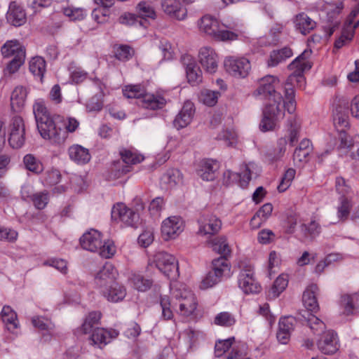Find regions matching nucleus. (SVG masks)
<instances>
[{
    "mask_svg": "<svg viewBox=\"0 0 359 359\" xmlns=\"http://www.w3.org/2000/svg\"><path fill=\"white\" fill-rule=\"evenodd\" d=\"M194 111L195 109L194 104L190 101L185 102L181 111L173 121L174 126L177 130L187 126L192 120Z\"/></svg>",
    "mask_w": 359,
    "mask_h": 359,
    "instance_id": "412c9836",
    "label": "nucleus"
},
{
    "mask_svg": "<svg viewBox=\"0 0 359 359\" xmlns=\"http://www.w3.org/2000/svg\"><path fill=\"white\" fill-rule=\"evenodd\" d=\"M1 318L9 331L13 332L18 327L17 314L10 306H4L1 311Z\"/></svg>",
    "mask_w": 359,
    "mask_h": 359,
    "instance_id": "f704fd0d",
    "label": "nucleus"
},
{
    "mask_svg": "<svg viewBox=\"0 0 359 359\" xmlns=\"http://www.w3.org/2000/svg\"><path fill=\"white\" fill-rule=\"evenodd\" d=\"M97 252L102 257L111 258L116 252V247L112 241H102L101 246Z\"/></svg>",
    "mask_w": 359,
    "mask_h": 359,
    "instance_id": "3c124183",
    "label": "nucleus"
},
{
    "mask_svg": "<svg viewBox=\"0 0 359 359\" xmlns=\"http://www.w3.org/2000/svg\"><path fill=\"white\" fill-rule=\"evenodd\" d=\"M23 163L27 170L35 174H39L43 170V166L41 162L31 154H26L24 156Z\"/></svg>",
    "mask_w": 359,
    "mask_h": 359,
    "instance_id": "79ce46f5",
    "label": "nucleus"
},
{
    "mask_svg": "<svg viewBox=\"0 0 359 359\" xmlns=\"http://www.w3.org/2000/svg\"><path fill=\"white\" fill-rule=\"evenodd\" d=\"M123 93L127 98H136L138 105L148 109H162L166 104L163 97L147 93L144 88L141 85L127 86L123 90Z\"/></svg>",
    "mask_w": 359,
    "mask_h": 359,
    "instance_id": "7ed1b4c3",
    "label": "nucleus"
},
{
    "mask_svg": "<svg viewBox=\"0 0 359 359\" xmlns=\"http://www.w3.org/2000/svg\"><path fill=\"white\" fill-rule=\"evenodd\" d=\"M229 257L224 255L213 259L212 262V269L222 276H229L231 270V265L228 260Z\"/></svg>",
    "mask_w": 359,
    "mask_h": 359,
    "instance_id": "a19ab883",
    "label": "nucleus"
},
{
    "mask_svg": "<svg viewBox=\"0 0 359 359\" xmlns=\"http://www.w3.org/2000/svg\"><path fill=\"white\" fill-rule=\"evenodd\" d=\"M288 278L286 275H280L274 281L271 288L269 290L268 297L271 299L278 297L287 287Z\"/></svg>",
    "mask_w": 359,
    "mask_h": 359,
    "instance_id": "ea45409f",
    "label": "nucleus"
},
{
    "mask_svg": "<svg viewBox=\"0 0 359 359\" xmlns=\"http://www.w3.org/2000/svg\"><path fill=\"white\" fill-rule=\"evenodd\" d=\"M32 201L36 208L42 210L48 203V193L47 191L36 193L32 195Z\"/></svg>",
    "mask_w": 359,
    "mask_h": 359,
    "instance_id": "5fc2aeb1",
    "label": "nucleus"
},
{
    "mask_svg": "<svg viewBox=\"0 0 359 359\" xmlns=\"http://www.w3.org/2000/svg\"><path fill=\"white\" fill-rule=\"evenodd\" d=\"M29 69L34 76L42 79L46 72V61L41 57H34L29 62Z\"/></svg>",
    "mask_w": 359,
    "mask_h": 359,
    "instance_id": "c03bdc74",
    "label": "nucleus"
},
{
    "mask_svg": "<svg viewBox=\"0 0 359 359\" xmlns=\"http://www.w3.org/2000/svg\"><path fill=\"white\" fill-rule=\"evenodd\" d=\"M139 219V214L129 208L120 222L123 223L128 226L136 227L138 224Z\"/></svg>",
    "mask_w": 359,
    "mask_h": 359,
    "instance_id": "0e129e2a",
    "label": "nucleus"
},
{
    "mask_svg": "<svg viewBox=\"0 0 359 359\" xmlns=\"http://www.w3.org/2000/svg\"><path fill=\"white\" fill-rule=\"evenodd\" d=\"M133 50L127 45H121L115 50V57L118 60H128L133 55Z\"/></svg>",
    "mask_w": 359,
    "mask_h": 359,
    "instance_id": "bf43d9fd",
    "label": "nucleus"
},
{
    "mask_svg": "<svg viewBox=\"0 0 359 359\" xmlns=\"http://www.w3.org/2000/svg\"><path fill=\"white\" fill-rule=\"evenodd\" d=\"M342 4L340 3L333 11L327 13V25L325 26V29L330 36L336 29L339 27L340 24L339 13L342 9Z\"/></svg>",
    "mask_w": 359,
    "mask_h": 359,
    "instance_id": "7c9ffc66",
    "label": "nucleus"
},
{
    "mask_svg": "<svg viewBox=\"0 0 359 359\" xmlns=\"http://www.w3.org/2000/svg\"><path fill=\"white\" fill-rule=\"evenodd\" d=\"M319 351L325 355L335 353L339 349L337 333L332 330L325 332L317 341Z\"/></svg>",
    "mask_w": 359,
    "mask_h": 359,
    "instance_id": "dca6fc26",
    "label": "nucleus"
},
{
    "mask_svg": "<svg viewBox=\"0 0 359 359\" xmlns=\"http://www.w3.org/2000/svg\"><path fill=\"white\" fill-rule=\"evenodd\" d=\"M100 292L108 301L112 302L123 300L126 294V288L116 282L100 288Z\"/></svg>",
    "mask_w": 359,
    "mask_h": 359,
    "instance_id": "b1692460",
    "label": "nucleus"
},
{
    "mask_svg": "<svg viewBox=\"0 0 359 359\" xmlns=\"http://www.w3.org/2000/svg\"><path fill=\"white\" fill-rule=\"evenodd\" d=\"M311 54V50H305L288 65V68L290 70L297 69L299 72H304L306 69H310L311 67L307 59L310 57Z\"/></svg>",
    "mask_w": 359,
    "mask_h": 359,
    "instance_id": "4c0bfd02",
    "label": "nucleus"
},
{
    "mask_svg": "<svg viewBox=\"0 0 359 359\" xmlns=\"http://www.w3.org/2000/svg\"><path fill=\"white\" fill-rule=\"evenodd\" d=\"M214 322L217 325L230 327L235 323L236 320L231 313L222 312L215 316Z\"/></svg>",
    "mask_w": 359,
    "mask_h": 359,
    "instance_id": "6e6d98bb",
    "label": "nucleus"
},
{
    "mask_svg": "<svg viewBox=\"0 0 359 359\" xmlns=\"http://www.w3.org/2000/svg\"><path fill=\"white\" fill-rule=\"evenodd\" d=\"M183 231V221L176 216L165 219L161 226V233L165 240L176 238Z\"/></svg>",
    "mask_w": 359,
    "mask_h": 359,
    "instance_id": "f3484780",
    "label": "nucleus"
},
{
    "mask_svg": "<svg viewBox=\"0 0 359 359\" xmlns=\"http://www.w3.org/2000/svg\"><path fill=\"white\" fill-rule=\"evenodd\" d=\"M182 174L178 169L172 168L166 171L161 177L163 184H166L168 188H172L182 183Z\"/></svg>",
    "mask_w": 359,
    "mask_h": 359,
    "instance_id": "473e14b6",
    "label": "nucleus"
},
{
    "mask_svg": "<svg viewBox=\"0 0 359 359\" xmlns=\"http://www.w3.org/2000/svg\"><path fill=\"white\" fill-rule=\"evenodd\" d=\"M351 201L347 198H340V202L337 207V217L340 221L348 219L351 209Z\"/></svg>",
    "mask_w": 359,
    "mask_h": 359,
    "instance_id": "09e8293b",
    "label": "nucleus"
},
{
    "mask_svg": "<svg viewBox=\"0 0 359 359\" xmlns=\"http://www.w3.org/2000/svg\"><path fill=\"white\" fill-rule=\"evenodd\" d=\"M181 61L185 67L188 82L193 86L201 83L202 72L194 58L190 55H184L181 57Z\"/></svg>",
    "mask_w": 359,
    "mask_h": 359,
    "instance_id": "ddd939ff",
    "label": "nucleus"
},
{
    "mask_svg": "<svg viewBox=\"0 0 359 359\" xmlns=\"http://www.w3.org/2000/svg\"><path fill=\"white\" fill-rule=\"evenodd\" d=\"M223 276L217 274L215 270L210 271L202 280L201 284V288L208 289L215 285L222 280Z\"/></svg>",
    "mask_w": 359,
    "mask_h": 359,
    "instance_id": "8fccbe9b",
    "label": "nucleus"
},
{
    "mask_svg": "<svg viewBox=\"0 0 359 359\" xmlns=\"http://www.w3.org/2000/svg\"><path fill=\"white\" fill-rule=\"evenodd\" d=\"M292 55V50L287 47H285L280 50H273L270 53V57L268 60V66H277L278 64L285 61L287 58L290 57Z\"/></svg>",
    "mask_w": 359,
    "mask_h": 359,
    "instance_id": "c9c22d12",
    "label": "nucleus"
},
{
    "mask_svg": "<svg viewBox=\"0 0 359 359\" xmlns=\"http://www.w3.org/2000/svg\"><path fill=\"white\" fill-rule=\"evenodd\" d=\"M137 12L138 15L133 13H126L121 15L119 22L127 25L142 26V19H155L156 17L154 8L150 4L145 1H141L137 4Z\"/></svg>",
    "mask_w": 359,
    "mask_h": 359,
    "instance_id": "0eeeda50",
    "label": "nucleus"
},
{
    "mask_svg": "<svg viewBox=\"0 0 359 359\" xmlns=\"http://www.w3.org/2000/svg\"><path fill=\"white\" fill-rule=\"evenodd\" d=\"M64 14L71 20H82L87 15L86 11L81 8L67 7L63 9Z\"/></svg>",
    "mask_w": 359,
    "mask_h": 359,
    "instance_id": "603ef678",
    "label": "nucleus"
},
{
    "mask_svg": "<svg viewBox=\"0 0 359 359\" xmlns=\"http://www.w3.org/2000/svg\"><path fill=\"white\" fill-rule=\"evenodd\" d=\"M356 138L357 137H355L354 140L351 138L346 132L341 133L339 134V139L340 140L339 147L351 149L354 144L358 142V140H355ZM358 138L359 139V137H358Z\"/></svg>",
    "mask_w": 359,
    "mask_h": 359,
    "instance_id": "338daca9",
    "label": "nucleus"
},
{
    "mask_svg": "<svg viewBox=\"0 0 359 359\" xmlns=\"http://www.w3.org/2000/svg\"><path fill=\"white\" fill-rule=\"evenodd\" d=\"M128 210L129 208L125 204L116 203L111 210V219L117 222H121Z\"/></svg>",
    "mask_w": 359,
    "mask_h": 359,
    "instance_id": "680f3d73",
    "label": "nucleus"
},
{
    "mask_svg": "<svg viewBox=\"0 0 359 359\" xmlns=\"http://www.w3.org/2000/svg\"><path fill=\"white\" fill-rule=\"evenodd\" d=\"M353 29L344 27L341 36L334 42L335 48H341L346 43L351 41L353 39Z\"/></svg>",
    "mask_w": 359,
    "mask_h": 359,
    "instance_id": "13d9d810",
    "label": "nucleus"
},
{
    "mask_svg": "<svg viewBox=\"0 0 359 359\" xmlns=\"http://www.w3.org/2000/svg\"><path fill=\"white\" fill-rule=\"evenodd\" d=\"M199 62L209 74L216 72L218 67V57L215 51L210 47L205 46L200 49L198 53Z\"/></svg>",
    "mask_w": 359,
    "mask_h": 359,
    "instance_id": "2eb2a0df",
    "label": "nucleus"
},
{
    "mask_svg": "<svg viewBox=\"0 0 359 359\" xmlns=\"http://www.w3.org/2000/svg\"><path fill=\"white\" fill-rule=\"evenodd\" d=\"M101 313L99 311H93L86 316L84 323L81 326V330L84 334L93 332V330L99 327L100 324Z\"/></svg>",
    "mask_w": 359,
    "mask_h": 359,
    "instance_id": "e433bc0d",
    "label": "nucleus"
},
{
    "mask_svg": "<svg viewBox=\"0 0 359 359\" xmlns=\"http://www.w3.org/2000/svg\"><path fill=\"white\" fill-rule=\"evenodd\" d=\"M133 287L140 292H145L150 289L153 281L151 279L144 278L142 275L134 273L130 278Z\"/></svg>",
    "mask_w": 359,
    "mask_h": 359,
    "instance_id": "37998d69",
    "label": "nucleus"
},
{
    "mask_svg": "<svg viewBox=\"0 0 359 359\" xmlns=\"http://www.w3.org/2000/svg\"><path fill=\"white\" fill-rule=\"evenodd\" d=\"M358 295L356 294L352 295H344L341 297V304L344 308V313L350 315L353 313L355 305L358 304Z\"/></svg>",
    "mask_w": 359,
    "mask_h": 359,
    "instance_id": "49530a36",
    "label": "nucleus"
},
{
    "mask_svg": "<svg viewBox=\"0 0 359 359\" xmlns=\"http://www.w3.org/2000/svg\"><path fill=\"white\" fill-rule=\"evenodd\" d=\"M161 8L170 17L178 20H184L187 16V9L178 0H162Z\"/></svg>",
    "mask_w": 359,
    "mask_h": 359,
    "instance_id": "6ab92c4d",
    "label": "nucleus"
},
{
    "mask_svg": "<svg viewBox=\"0 0 359 359\" xmlns=\"http://www.w3.org/2000/svg\"><path fill=\"white\" fill-rule=\"evenodd\" d=\"M116 276V270L112 264H106L102 269L97 273L95 277L96 284L100 287L107 286L114 283Z\"/></svg>",
    "mask_w": 359,
    "mask_h": 359,
    "instance_id": "a878e982",
    "label": "nucleus"
},
{
    "mask_svg": "<svg viewBox=\"0 0 359 359\" xmlns=\"http://www.w3.org/2000/svg\"><path fill=\"white\" fill-rule=\"evenodd\" d=\"M154 232L151 229H147L144 231L138 237V243L139 244L144 247L147 248L154 241Z\"/></svg>",
    "mask_w": 359,
    "mask_h": 359,
    "instance_id": "774afa93",
    "label": "nucleus"
},
{
    "mask_svg": "<svg viewBox=\"0 0 359 359\" xmlns=\"http://www.w3.org/2000/svg\"><path fill=\"white\" fill-rule=\"evenodd\" d=\"M26 140L25 126L23 119L15 116L12 119L9 126L8 144L13 149H20L25 144Z\"/></svg>",
    "mask_w": 359,
    "mask_h": 359,
    "instance_id": "1a4fd4ad",
    "label": "nucleus"
},
{
    "mask_svg": "<svg viewBox=\"0 0 359 359\" xmlns=\"http://www.w3.org/2000/svg\"><path fill=\"white\" fill-rule=\"evenodd\" d=\"M25 60V55L22 52H20V55L15 56L8 63L4 69L5 75H11L18 71L20 67L24 64Z\"/></svg>",
    "mask_w": 359,
    "mask_h": 359,
    "instance_id": "de8ad7c7",
    "label": "nucleus"
},
{
    "mask_svg": "<svg viewBox=\"0 0 359 359\" xmlns=\"http://www.w3.org/2000/svg\"><path fill=\"white\" fill-rule=\"evenodd\" d=\"M333 121L339 134L345 133L346 129L349 126L347 109L341 106L336 107L333 111Z\"/></svg>",
    "mask_w": 359,
    "mask_h": 359,
    "instance_id": "cd10ccee",
    "label": "nucleus"
},
{
    "mask_svg": "<svg viewBox=\"0 0 359 359\" xmlns=\"http://www.w3.org/2000/svg\"><path fill=\"white\" fill-rule=\"evenodd\" d=\"M318 290L317 285L311 284L304 292L302 302L306 309V311L316 312L318 310L319 306L316 299Z\"/></svg>",
    "mask_w": 359,
    "mask_h": 359,
    "instance_id": "bb28decb",
    "label": "nucleus"
},
{
    "mask_svg": "<svg viewBox=\"0 0 359 359\" xmlns=\"http://www.w3.org/2000/svg\"><path fill=\"white\" fill-rule=\"evenodd\" d=\"M68 155L72 161L78 164H85L90 159L88 149L79 144H74L69 147Z\"/></svg>",
    "mask_w": 359,
    "mask_h": 359,
    "instance_id": "c756f323",
    "label": "nucleus"
},
{
    "mask_svg": "<svg viewBox=\"0 0 359 359\" xmlns=\"http://www.w3.org/2000/svg\"><path fill=\"white\" fill-rule=\"evenodd\" d=\"M226 70L233 76L246 77L251 69L250 62L245 57H229L224 60Z\"/></svg>",
    "mask_w": 359,
    "mask_h": 359,
    "instance_id": "9d476101",
    "label": "nucleus"
},
{
    "mask_svg": "<svg viewBox=\"0 0 359 359\" xmlns=\"http://www.w3.org/2000/svg\"><path fill=\"white\" fill-rule=\"evenodd\" d=\"M198 233L201 235H215L222 227L221 220L213 215H203L198 219Z\"/></svg>",
    "mask_w": 359,
    "mask_h": 359,
    "instance_id": "4468645a",
    "label": "nucleus"
},
{
    "mask_svg": "<svg viewBox=\"0 0 359 359\" xmlns=\"http://www.w3.org/2000/svg\"><path fill=\"white\" fill-rule=\"evenodd\" d=\"M103 102L101 94L93 96L86 104V109L88 111H99L102 109Z\"/></svg>",
    "mask_w": 359,
    "mask_h": 359,
    "instance_id": "e2e57ef3",
    "label": "nucleus"
},
{
    "mask_svg": "<svg viewBox=\"0 0 359 359\" xmlns=\"http://www.w3.org/2000/svg\"><path fill=\"white\" fill-rule=\"evenodd\" d=\"M27 89L22 86H16L11 96V106L15 111H20L24 107L27 96Z\"/></svg>",
    "mask_w": 359,
    "mask_h": 359,
    "instance_id": "c85d7f7f",
    "label": "nucleus"
},
{
    "mask_svg": "<svg viewBox=\"0 0 359 359\" xmlns=\"http://www.w3.org/2000/svg\"><path fill=\"white\" fill-rule=\"evenodd\" d=\"M335 187L337 192L341 196V198H346V196L348 194L351 188L348 185L343 177H337L335 182Z\"/></svg>",
    "mask_w": 359,
    "mask_h": 359,
    "instance_id": "69168bd1",
    "label": "nucleus"
},
{
    "mask_svg": "<svg viewBox=\"0 0 359 359\" xmlns=\"http://www.w3.org/2000/svg\"><path fill=\"white\" fill-rule=\"evenodd\" d=\"M156 268L170 279H176L179 276V267L177 259L172 255L159 252L154 257Z\"/></svg>",
    "mask_w": 359,
    "mask_h": 359,
    "instance_id": "6e6552de",
    "label": "nucleus"
},
{
    "mask_svg": "<svg viewBox=\"0 0 359 359\" xmlns=\"http://www.w3.org/2000/svg\"><path fill=\"white\" fill-rule=\"evenodd\" d=\"M278 79L268 75L262 78L259 86L254 92V95L267 101L263 111V118L259 124L263 132L272 130L276 122L284 116V111L292 114L296 109L294 90L292 88H285V99L277 90L280 88Z\"/></svg>",
    "mask_w": 359,
    "mask_h": 359,
    "instance_id": "f257e3e1",
    "label": "nucleus"
},
{
    "mask_svg": "<svg viewBox=\"0 0 359 359\" xmlns=\"http://www.w3.org/2000/svg\"><path fill=\"white\" fill-rule=\"evenodd\" d=\"M160 305L162 309V318L166 320L172 319L173 313L170 309V301L168 296H161Z\"/></svg>",
    "mask_w": 359,
    "mask_h": 359,
    "instance_id": "052dcab7",
    "label": "nucleus"
},
{
    "mask_svg": "<svg viewBox=\"0 0 359 359\" xmlns=\"http://www.w3.org/2000/svg\"><path fill=\"white\" fill-rule=\"evenodd\" d=\"M118 334V332L115 330H108L102 327H96L93 330L89 339L90 344L102 348Z\"/></svg>",
    "mask_w": 359,
    "mask_h": 359,
    "instance_id": "a211bd4d",
    "label": "nucleus"
},
{
    "mask_svg": "<svg viewBox=\"0 0 359 359\" xmlns=\"http://www.w3.org/2000/svg\"><path fill=\"white\" fill-rule=\"evenodd\" d=\"M199 27L201 31L217 41H233L238 36L234 32L225 29L224 25H220L216 18L210 15H204L201 19Z\"/></svg>",
    "mask_w": 359,
    "mask_h": 359,
    "instance_id": "39448f33",
    "label": "nucleus"
},
{
    "mask_svg": "<svg viewBox=\"0 0 359 359\" xmlns=\"http://www.w3.org/2000/svg\"><path fill=\"white\" fill-rule=\"evenodd\" d=\"M293 22L296 30L303 35L309 34L316 27V22L303 12L295 15Z\"/></svg>",
    "mask_w": 359,
    "mask_h": 359,
    "instance_id": "393cba45",
    "label": "nucleus"
},
{
    "mask_svg": "<svg viewBox=\"0 0 359 359\" xmlns=\"http://www.w3.org/2000/svg\"><path fill=\"white\" fill-rule=\"evenodd\" d=\"M119 153L123 163L126 165H123L121 169L119 168L120 162L114 165V169L116 172L114 174V177L117 178L130 172V165L140 163L144 160V157L142 155L130 149H121Z\"/></svg>",
    "mask_w": 359,
    "mask_h": 359,
    "instance_id": "f8f14e48",
    "label": "nucleus"
},
{
    "mask_svg": "<svg viewBox=\"0 0 359 359\" xmlns=\"http://www.w3.org/2000/svg\"><path fill=\"white\" fill-rule=\"evenodd\" d=\"M170 293L173 298L180 301V313L191 316L196 309L197 303L192 292L187 286L178 282L170 283Z\"/></svg>",
    "mask_w": 359,
    "mask_h": 359,
    "instance_id": "20e7f679",
    "label": "nucleus"
},
{
    "mask_svg": "<svg viewBox=\"0 0 359 359\" xmlns=\"http://www.w3.org/2000/svg\"><path fill=\"white\" fill-rule=\"evenodd\" d=\"M287 136L281 137L278 140V154L274 156L270 153H267V158L269 161L273 162L279 159L285 153L286 150V145L287 140L290 144L292 146L294 142H297L299 138V133L301 129V122L295 115L290 116L287 121Z\"/></svg>",
    "mask_w": 359,
    "mask_h": 359,
    "instance_id": "423d86ee",
    "label": "nucleus"
},
{
    "mask_svg": "<svg viewBox=\"0 0 359 359\" xmlns=\"http://www.w3.org/2000/svg\"><path fill=\"white\" fill-rule=\"evenodd\" d=\"M6 19L11 25L20 27L24 25L27 20L25 11L22 6L13 1L9 5Z\"/></svg>",
    "mask_w": 359,
    "mask_h": 359,
    "instance_id": "5701e85b",
    "label": "nucleus"
},
{
    "mask_svg": "<svg viewBox=\"0 0 359 359\" xmlns=\"http://www.w3.org/2000/svg\"><path fill=\"white\" fill-rule=\"evenodd\" d=\"M224 177L233 180L239 178V184L241 187H245L251 180V172L248 165H245V170L241 173L232 172L227 170L224 173Z\"/></svg>",
    "mask_w": 359,
    "mask_h": 359,
    "instance_id": "a18cd8bd",
    "label": "nucleus"
},
{
    "mask_svg": "<svg viewBox=\"0 0 359 359\" xmlns=\"http://www.w3.org/2000/svg\"><path fill=\"white\" fill-rule=\"evenodd\" d=\"M234 337H230L224 340H219L215 346V354L217 357L222 356L232 346Z\"/></svg>",
    "mask_w": 359,
    "mask_h": 359,
    "instance_id": "4d7b16f0",
    "label": "nucleus"
},
{
    "mask_svg": "<svg viewBox=\"0 0 359 359\" xmlns=\"http://www.w3.org/2000/svg\"><path fill=\"white\" fill-rule=\"evenodd\" d=\"M212 250L219 254L220 256L231 257V250L226 238L224 236L216 237L210 241Z\"/></svg>",
    "mask_w": 359,
    "mask_h": 359,
    "instance_id": "72a5a7b5",
    "label": "nucleus"
},
{
    "mask_svg": "<svg viewBox=\"0 0 359 359\" xmlns=\"http://www.w3.org/2000/svg\"><path fill=\"white\" fill-rule=\"evenodd\" d=\"M219 168V165L217 161L205 159L200 162L197 174L203 180L212 181L216 177V172Z\"/></svg>",
    "mask_w": 359,
    "mask_h": 359,
    "instance_id": "4be33fe9",
    "label": "nucleus"
},
{
    "mask_svg": "<svg viewBox=\"0 0 359 359\" xmlns=\"http://www.w3.org/2000/svg\"><path fill=\"white\" fill-rule=\"evenodd\" d=\"M33 112L41 136L53 144H63L68 136V133L74 132L79 126V122L74 118H68L67 123H62V117L59 115H50L41 101H37L34 104Z\"/></svg>",
    "mask_w": 359,
    "mask_h": 359,
    "instance_id": "f03ea898",
    "label": "nucleus"
},
{
    "mask_svg": "<svg viewBox=\"0 0 359 359\" xmlns=\"http://www.w3.org/2000/svg\"><path fill=\"white\" fill-rule=\"evenodd\" d=\"M219 95L217 91L205 89L201 93V100L205 104L212 107L217 102Z\"/></svg>",
    "mask_w": 359,
    "mask_h": 359,
    "instance_id": "864d4df0",
    "label": "nucleus"
},
{
    "mask_svg": "<svg viewBox=\"0 0 359 359\" xmlns=\"http://www.w3.org/2000/svg\"><path fill=\"white\" fill-rule=\"evenodd\" d=\"M1 51L4 57H14L20 55V51L22 52L23 55L26 54L25 48L18 40L8 41L1 47Z\"/></svg>",
    "mask_w": 359,
    "mask_h": 359,
    "instance_id": "2f4dec72",
    "label": "nucleus"
},
{
    "mask_svg": "<svg viewBox=\"0 0 359 359\" xmlns=\"http://www.w3.org/2000/svg\"><path fill=\"white\" fill-rule=\"evenodd\" d=\"M101 233L95 229H90L80 238V244L83 249L90 252H97L101 246Z\"/></svg>",
    "mask_w": 359,
    "mask_h": 359,
    "instance_id": "aec40b11",
    "label": "nucleus"
},
{
    "mask_svg": "<svg viewBox=\"0 0 359 359\" xmlns=\"http://www.w3.org/2000/svg\"><path fill=\"white\" fill-rule=\"evenodd\" d=\"M239 287L245 294L258 293L261 286L254 277V271L251 266H247L240 271L238 278Z\"/></svg>",
    "mask_w": 359,
    "mask_h": 359,
    "instance_id": "9b49d317",
    "label": "nucleus"
},
{
    "mask_svg": "<svg viewBox=\"0 0 359 359\" xmlns=\"http://www.w3.org/2000/svg\"><path fill=\"white\" fill-rule=\"evenodd\" d=\"M302 316L304 318V323L309 326L314 333L322 332L325 329V323L311 312L304 311Z\"/></svg>",
    "mask_w": 359,
    "mask_h": 359,
    "instance_id": "58836bf2",
    "label": "nucleus"
}]
</instances>
